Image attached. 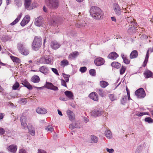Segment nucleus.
Returning <instances> with one entry per match:
<instances>
[{
    "label": "nucleus",
    "instance_id": "nucleus-1",
    "mask_svg": "<svg viewBox=\"0 0 153 153\" xmlns=\"http://www.w3.org/2000/svg\"><path fill=\"white\" fill-rule=\"evenodd\" d=\"M90 12L91 16L95 19H98L103 18V13L98 7H92L91 8Z\"/></svg>",
    "mask_w": 153,
    "mask_h": 153
},
{
    "label": "nucleus",
    "instance_id": "nucleus-2",
    "mask_svg": "<svg viewBox=\"0 0 153 153\" xmlns=\"http://www.w3.org/2000/svg\"><path fill=\"white\" fill-rule=\"evenodd\" d=\"M45 3L51 10L57 9L59 5V0H45Z\"/></svg>",
    "mask_w": 153,
    "mask_h": 153
},
{
    "label": "nucleus",
    "instance_id": "nucleus-3",
    "mask_svg": "<svg viewBox=\"0 0 153 153\" xmlns=\"http://www.w3.org/2000/svg\"><path fill=\"white\" fill-rule=\"evenodd\" d=\"M42 44V39L41 38L35 37L32 45V48L35 51L38 50Z\"/></svg>",
    "mask_w": 153,
    "mask_h": 153
},
{
    "label": "nucleus",
    "instance_id": "nucleus-4",
    "mask_svg": "<svg viewBox=\"0 0 153 153\" xmlns=\"http://www.w3.org/2000/svg\"><path fill=\"white\" fill-rule=\"evenodd\" d=\"M17 48L19 52L23 55L27 56L29 53V50L21 43L18 44Z\"/></svg>",
    "mask_w": 153,
    "mask_h": 153
},
{
    "label": "nucleus",
    "instance_id": "nucleus-5",
    "mask_svg": "<svg viewBox=\"0 0 153 153\" xmlns=\"http://www.w3.org/2000/svg\"><path fill=\"white\" fill-rule=\"evenodd\" d=\"M38 61L40 63L45 64H51L52 62L51 57L49 55L41 57Z\"/></svg>",
    "mask_w": 153,
    "mask_h": 153
},
{
    "label": "nucleus",
    "instance_id": "nucleus-6",
    "mask_svg": "<svg viewBox=\"0 0 153 153\" xmlns=\"http://www.w3.org/2000/svg\"><path fill=\"white\" fill-rule=\"evenodd\" d=\"M113 8L115 14L118 16L120 15L123 12V7L120 8L119 5L117 3H114L113 5Z\"/></svg>",
    "mask_w": 153,
    "mask_h": 153
},
{
    "label": "nucleus",
    "instance_id": "nucleus-7",
    "mask_svg": "<svg viewBox=\"0 0 153 153\" xmlns=\"http://www.w3.org/2000/svg\"><path fill=\"white\" fill-rule=\"evenodd\" d=\"M135 94L138 98H143L146 96V93L144 89L142 88L137 90Z\"/></svg>",
    "mask_w": 153,
    "mask_h": 153
},
{
    "label": "nucleus",
    "instance_id": "nucleus-8",
    "mask_svg": "<svg viewBox=\"0 0 153 153\" xmlns=\"http://www.w3.org/2000/svg\"><path fill=\"white\" fill-rule=\"evenodd\" d=\"M44 19L43 17L40 16L35 19L34 22L35 25L38 27L41 26L43 24Z\"/></svg>",
    "mask_w": 153,
    "mask_h": 153
},
{
    "label": "nucleus",
    "instance_id": "nucleus-9",
    "mask_svg": "<svg viewBox=\"0 0 153 153\" xmlns=\"http://www.w3.org/2000/svg\"><path fill=\"white\" fill-rule=\"evenodd\" d=\"M45 86L46 88L49 89L54 91H58L59 90V89L57 87L54 86L51 82H46Z\"/></svg>",
    "mask_w": 153,
    "mask_h": 153
},
{
    "label": "nucleus",
    "instance_id": "nucleus-10",
    "mask_svg": "<svg viewBox=\"0 0 153 153\" xmlns=\"http://www.w3.org/2000/svg\"><path fill=\"white\" fill-rule=\"evenodd\" d=\"M103 113V111L100 109L93 110L91 112V115L94 117L101 116Z\"/></svg>",
    "mask_w": 153,
    "mask_h": 153
},
{
    "label": "nucleus",
    "instance_id": "nucleus-11",
    "mask_svg": "<svg viewBox=\"0 0 153 153\" xmlns=\"http://www.w3.org/2000/svg\"><path fill=\"white\" fill-rule=\"evenodd\" d=\"M105 60L104 59L101 57H99L96 58L94 60V63L97 66H100L104 64Z\"/></svg>",
    "mask_w": 153,
    "mask_h": 153
},
{
    "label": "nucleus",
    "instance_id": "nucleus-12",
    "mask_svg": "<svg viewBox=\"0 0 153 153\" xmlns=\"http://www.w3.org/2000/svg\"><path fill=\"white\" fill-rule=\"evenodd\" d=\"M39 71L41 73L45 75H46L48 74L49 69L47 66L43 65L39 68Z\"/></svg>",
    "mask_w": 153,
    "mask_h": 153
},
{
    "label": "nucleus",
    "instance_id": "nucleus-13",
    "mask_svg": "<svg viewBox=\"0 0 153 153\" xmlns=\"http://www.w3.org/2000/svg\"><path fill=\"white\" fill-rule=\"evenodd\" d=\"M119 55L115 52H112L108 55L107 57L113 60H115L119 57Z\"/></svg>",
    "mask_w": 153,
    "mask_h": 153
},
{
    "label": "nucleus",
    "instance_id": "nucleus-14",
    "mask_svg": "<svg viewBox=\"0 0 153 153\" xmlns=\"http://www.w3.org/2000/svg\"><path fill=\"white\" fill-rule=\"evenodd\" d=\"M67 114L69 117V120L71 121H73L75 120L74 114L73 112L70 110H68L66 111Z\"/></svg>",
    "mask_w": 153,
    "mask_h": 153
},
{
    "label": "nucleus",
    "instance_id": "nucleus-15",
    "mask_svg": "<svg viewBox=\"0 0 153 153\" xmlns=\"http://www.w3.org/2000/svg\"><path fill=\"white\" fill-rule=\"evenodd\" d=\"M22 84L29 90H31L33 89L32 86L25 79L22 81Z\"/></svg>",
    "mask_w": 153,
    "mask_h": 153
},
{
    "label": "nucleus",
    "instance_id": "nucleus-16",
    "mask_svg": "<svg viewBox=\"0 0 153 153\" xmlns=\"http://www.w3.org/2000/svg\"><path fill=\"white\" fill-rule=\"evenodd\" d=\"M51 46L52 49H57L60 47V45L57 42L54 41L51 42Z\"/></svg>",
    "mask_w": 153,
    "mask_h": 153
},
{
    "label": "nucleus",
    "instance_id": "nucleus-17",
    "mask_svg": "<svg viewBox=\"0 0 153 153\" xmlns=\"http://www.w3.org/2000/svg\"><path fill=\"white\" fill-rule=\"evenodd\" d=\"M89 97L93 100L95 101H98V95L95 92H92L89 95Z\"/></svg>",
    "mask_w": 153,
    "mask_h": 153
},
{
    "label": "nucleus",
    "instance_id": "nucleus-18",
    "mask_svg": "<svg viewBox=\"0 0 153 153\" xmlns=\"http://www.w3.org/2000/svg\"><path fill=\"white\" fill-rule=\"evenodd\" d=\"M96 92L102 97H104L106 96L105 92L101 88L96 89Z\"/></svg>",
    "mask_w": 153,
    "mask_h": 153
},
{
    "label": "nucleus",
    "instance_id": "nucleus-19",
    "mask_svg": "<svg viewBox=\"0 0 153 153\" xmlns=\"http://www.w3.org/2000/svg\"><path fill=\"white\" fill-rule=\"evenodd\" d=\"M143 74L145 78H148L152 76L153 73L151 71L147 70L144 72Z\"/></svg>",
    "mask_w": 153,
    "mask_h": 153
},
{
    "label": "nucleus",
    "instance_id": "nucleus-20",
    "mask_svg": "<svg viewBox=\"0 0 153 153\" xmlns=\"http://www.w3.org/2000/svg\"><path fill=\"white\" fill-rule=\"evenodd\" d=\"M37 113L40 114H45L47 112V110L43 108H38L36 109Z\"/></svg>",
    "mask_w": 153,
    "mask_h": 153
},
{
    "label": "nucleus",
    "instance_id": "nucleus-21",
    "mask_svg": "<svg viewBox=\"0 0 153 153\" xmlns=\"http://www.w3.org/2000/svg\"><path fill=\"white\" fill-rule=\"evenodd\" d=\"M121 56L122 58L123 62L126 65L129 64L130 62V60L128 59L127 56L122 53Z\"/></svg>",
    "mask_w": 153,
    "mask_h": 153
},
{
    "label": "nucleus",
    "instance_id": "nucleus-22",
    "mask_svg": "<svg viewBox=\"0 0 153 153\" xmlns=\"http://www.w3.org/2000/svg\"><path fill=\"white\" fill-rule=\"evenodd\" d=\"M8 150L13 153H15L16 151L17 147L14 145H11L10 146L7 148Z\"/></svg>",
    "mask_w": 153,
    "mask_h": 153
},
{
    "label": "nucleus",
    "instance_id": "nucleus-23",
    "mask_svg": "<svg viewBox=\"0 0 153 153\" xmlns=\"http://www.w3.org/2000/svg\"><path fill=\"white\" fill-rule=\"evenodd\" d=\"M138 55V52L137 50H134L131 53L129 57L131 59L137 58Z\"/></svg>",
    "mask_w": 153,
    "mask_h": 153
},
{
    "label": "nucleus",
    "instance_id": "nucleus-24",
    "mask_svg": "<svg viewBox=\"0 0 153 153\" xmlns=\"http://www.w3.org/2000/svg\"><path fill=\"white\" fill-rule=\"evenodd\" d=\"M31 81L33 83H38L40 81V79L38 76L34 75L31 78Z\"/></svg>",
    "mask_w": 153,
    "mask_h": 153
},
{
    "label": "nucleus",
    "instance_id": "nucleus-25",
    "mask_svg": "<svg viewBox=\"0 0 153 153\" xmlns=\"http://www.w3.org/2000/svg\"><path fill=\"white\" fill-rule=\"evenodd\" d=\"M32 2V0H24V4L25 8L27 10H29V9Z\"/></svg>",
    "mask_w": 153,
    "mask_h": 153
},
{
    "label": "nucleus",
    "instance_id": "nucleus-26",
    "mask_svg": "<svg viewBox=\"0 0 153 153\" xmlns=\"http://www.w3.org/2000/svg\"><path fill=\"white\" fill-rule=\"evenodd\" d=\"M66 97L70 99H73L74 95L73 93L70 91H66L64 93Z\"/></svg>",
    "mask_w": 153,
    "mask_h": 153
},
{
    "label": "nucleus",
    "instance_id": "nucleus-27",
    "mask_svg": "<svg viewBox=\"0 0 153 153\" xmlns=\"http://www.w3.org/2000/svg\"><path fill=\"white\" fill-rule=\"evenodd\" d=\"M111 66L117 69H119L121 67V64L117 62H114L111 63Z\"/></svg>",
    "mask_w": 153,
    "mask_h": 153
},
{
    "label": "nucleus",
    "instance_id": "nucleus-28",
    "mask_svg": "<svg viewBox=\"0 0 153 153\" xmlns=\"http://www.w3.org/2000/svg\"><path fill=\"white\" fill-rule=\"evenodd\" d=\"M22 15V13H21L17 18L10 25H13L16 24L20 20Z\"/></svg>",
    "mask_w": 153,
    "mask_h": 153
},
{
    "label": "nucleus",
    "instance_id": "nucleus-29",
    "mask_svg": "<svg viewBox=\"0 0 153 153\" xmlns=\"http://www.w3.org/2000/svg\"><path fill=\"white\" fill-rule=\"evenodd\" d=\"M100 85L102 88H105L108 85V83L106 81L102 80L100 81Z\"/></svg>",
    "mask_w": 153,
    "mask_h": 153
},
{
    "label": "nucleus",
    "instance_id": "nucleus-30",
    "mask_svg": "<svg viewBox=\"0 0 153 153\" xmlns=\"http://www.w3.org/2000/svg\"><path fill=\"white\" fill-rule=\"evenodd\" d=\"M135 115L138 117H141L145 115H149V113L147 112H140L136 111Z\"/></svg>",
    "mask_w": 153,
    "mask_h": 153
},
{
    "label": "nucleus",
    "instance_id": "nucleus-31",
    "mask_svg": "<svg viewBox=\"0 0 153 153\" xmlns=\"http://www.w3.org/2000/svg\"><path fill=\"white\" fill-rule=\"evenodd\" d=\"M69 127L71 129H73L74 128H79L80 127L77 125L76 123H73L70 124L69 126Z\"/></svg>",
    "mask_w": 153,
    "mask_h": 153
},
{
    "label": "nucleus",
    "instance_id": "nucleus-32",
    "mask_svg": "<svg viewBox=\"0 0 153 153\" xmlns=\"http://www.w3.org/2000/svg\"><path fill=\"white\" fill-rule=\"evenodd\" d=\"M136 30L137 29H136L134 27H131L128 29V32L129 33L132 34L135 33L136 31Z\"/></svg>",
    "mask_w": 153,
    "mask_h": 153
},
{
    "label": "nucleus",
    "instance_id": "nucleus-33",
    "mask_svg": "<svg viewBox=\"0 0 153 153\" xmlns=\"http://www.w3.org/2000/svg\"><path fill=\"white\" fill-rule=\"evenodd\" d=\"M105 135L107 138L111 139L112 137V136L110 130H107L105 132Z\"/></svg>",
    "mask_w": 153,
    "mask_h": 153
},
{
    "label": "nucleus",
    "instance_id": "nucleus-34",
    "mask_svg": "<svg viewBox=\"0 0 153 153\" xmlns=\"http://www.w3.org/2000/svg\"><path fill=\"white\" fill-rule=\"evenodd\" d=\"M78 55L79 52L77 51H75L73 53L70 54L69 56L68 57L71 59H73L75 58Z\"/></svg>",
    "mask_w": 153,
    "mask_h": 153
},
{
    "label": "nucleus",
    "instance_id": "nucleus-35",
    "mask_svg": "<svg viewBox=\"0 0 153 153\" xmlns=\"http://www.w3.org/2000/svg\"><path fill=\"white\" fill-rule=\"evenodd\" d=\"M91 142L97 143L98 141V138L96 136L94 135H91Z\"/></svg>",
    "mask_w": 153,
    "mask_h": 153
},
{
    "label": "nucleus",
    "instance_id": "nucleus-36",
    "mask_svg": "<svg viewBox=\"0 0 153 153\" xmlns=\"http://www.w3.org/2000/svg\"><path fill=\"white\" fill-rule=\"evenodd\" d=\"M1 38L2 41L4 42H6L10 39V37L7 35L2 36Z\"/></svg>",
    "mask_w": 153,
    "mask_h": 153
},
{
    "label": "nucleus",
    "instance_id": "nucleus-37",
    "mask_svg": "<svg viewBox=\"0 0 153 153\" xmlns=\"http://www.w3.org/2000/svg\"><path fill=\"white\" fill-rule=\"evenodd\" d=\"M109 97L111 101H113L117 99V97L114 94H111L109 95Z\"/></svg>",
    "mask_w": 153,
    "mask_h": 153
},
{
    "label": "nucleus",
    "instance_id": "nucleus-38",
    "mask_svg": "<svg viewBox=\"0 0 153 153\" xmlns=\"http://www.w3.org/2000/svg\"><path fill=\"white\" fill-rule=\"evenodd\" d=\"M11 58L13 62H15L16 63H19L21 62V61L20 59L17 57L11 56Z\"/></svg>",
    "mask_w": 153,
    "mask_h": 153
},
{
    "label": "nucleus",
    "instance_id": "nucleus-39",
    "mask_svg": "<svg viewBox=\"0 0 153 153\" xmlns=\"http://www.w3.org/2000/svg\"><path fill=\"white\" fill-rule=\"evenodd\" d=\"M127 100V96L126 95L123 96L121 100V103L123 105H124Z\"/></svg>",
    "mask_w": 153,
    "mask_h": 153
},
{
    "label": "nucleus",
    "instance_id": "nucleus-40",
    "mask_svg": "<svg viewBox=\"0 0 153 153\" xmlns=\"http://www.w3.org/2000/svg\"><path fill=\"white\" fill-rule=\"evenodd\" d=\"M14 3L18 7H21L22 5L21 0H14Z\"/></svg>",
    "mask_w": 153,
    "mask_h": 153
},
{
    "label": "nucleus",
    "instance_id": "nucleus-41",
    "mask_svg": "<svg viewBox=\"0 0 153 153\" xmlns=\"http://www.w3.org/2000/svg\"><path fill=\"white\" fill-rule=\"evenodd\" d=\"M86 25V23L85 22H84V23L82 24L81 22H79V23L77 22L75 24L76 27L79 28L85 26Z\"/></svg>",
    "mask_w": 153,
    "mask_h": 153
},
{
    "label": "nucleus",
    "instance_id": "nucleus-42",
    "mask_svg": "<svg viewBox=\"0 0 153 153\" xmlns=\"http://www.w3.org/2000/svg\"><path fill=\"white\" fill-rule=\"evenodd\" d=\"M126 69V67L123 65L120 70V74L121 75L123 74L125 72Z\"/></svg>",
    "mask_w": 153,
    "mask_h": 153
},
{
    "label": "nucleus",
    "instance_id": "nucleus-43",
    "mask_svg": "<svg viewBox=\"0 0 153 153\" xmlns=\"http://www.w3.org/2000/svg\"><path fill=\"white\" fill-rule=\"evenodd\" d=\"M149 58V56L148 55H146L145 60L143 64V66L144 67H145L146 66L148 62Z\"/></svg>",
    "mask_w": 153,
    "mask_h": 153
},
{
    "label": "nucleus",
    "instance_id": "nucleus-44",
    "mask_svg": "<svg viewBox=\"0 0 153 153\" xmlns=\"http://www.w3.org/2000/svg\"><path fill=\"white\" fill-rule=\"evenodd\" d=\"M66 82H68L69 80V78L70 77V75H67L64 73L62 74Z\"/></svg>",
    "mask_w": 153,
    "mask_h": 153
},
{
    "label": "nucleus",
    "instance_id": "nucleus-45",
    "mask_svg": "<svg viewBox=\"0 0 153 153\" xmlns=\"http://www.w3.org/2000/svg\"><path fill=\"white\" fill-rule=\"evenodd\" d=\"M144 120L146 122H147L149 123H152L153 122V120L150 117L146 118Z\"/></svg>",
    "mask_w": 153,
    "mask_h": 153
},
{
    "label": "nucleus",
    "instance_id": "nucleus-46",
    "mask_svg": "<svg viewBox=\"0 0 153 153\" xmlns=\"http://www.w3.org/2000/svg\"><path fill=\"white\" fill-rule=\"evenodd\" d=\"M46 130H47L48 131H50L52 132L53 130V126H47L45 128Z\"/></svg>",
    "mask_w": 153,
    "mask_h": 153
},
{
    "label": "nucleus",
    "instance_id": "nucleus-47",
    "mask_svg": "<svg viewBox=\"0 0 153 153\" xmlns=\"http://www.w3.org/2000/svg\"><path fill=\"white\" fill-rule=\"evenodd\" d=\"M19 86V83L16 82V83L13 85V86L12 87L13 89L14 90H16L18 89V88Z\"/></svg>",
    "mask_w": 153,
    "mask_h": 153
},
{
    "label": "nucleus",
    "instance_id": "nucleus-48",
    "mask_svg": "<svg viewBox=\"0 0 153 153\" xmlns=\"http://www.w3.org/2000/svg\"><path fill=\"white\" fill-rule=\"evenodd\" d=\"M129 26H131V27H135V26H136L137 25V24L135 21L134 20L133 21L129 23Z\"/></svg>",
    "mask_w": 153,
    "mask_h": 153
},
{
    "label": "nucleus",
    "instance_id": "nucleus-49",
    "mask_svg": "<svg viewBox=\"0 0 153 153\" xmlns=\"http://www.w3.org/2000/svg\"><path fill=\"white\" fill-rule=\"evenodd\" d=\"M90 74L92 76H95L96 75L95 70L94 69H91L89 71Z\"/></svg>",
    "mask_w": 153,
    "mask_h": 153
},
{
    "label": "nucleus",
    "instance_id": "nucleus-50",
    "mask_svg": "<svg viewBox=\"0 0 153 153\" xmlns=\"http://www.w3.org/2000/svg\"><path fill=\"white\" fill-rule=\"evenodd\" d=\"M27 23H28L30 20V17L29 15H26L23 19Z\"/></svg>",
    "mask_w": 153,
    "mask_h": 153
},
{
    "label": "nucleus",
    "instance_id": "nucleus-51",
    "mask_svg": "<svg viewBox=\"0 0 153 153\" xmlns=\"http://www.w3.org/2000/svg\"><path fill=\"white\" fill-rule=\"evenodd\" d=\"M19 103L22 104H25L27 102V100L25 98H21L19 101Z\"/></svg>",
    "mask_w": 153,
    "mask_h": 153
},
{
    "label": "nucleus",
    "instance_id": "nucleus-52",
    "mask_svg": "<svg viewBox=\"0 0 153 153\" xmlns=\"http://www.w3.org/2000/svg\"><path fill=\"white\" fill-rule=\"evenodd\" d=\"M61 65H63L64 66L68 65L69 64L68 61L66 59H64L62 60L61 62Z\"/></svg>",
    "mask_w": 153,
    "mask_h": 153
},
{
    "label": "nucleus",
    "instance_id": "nucleus-53",
    "mask_svg": "<svg viewBox=\"0 0 153 153\" xmlns=\"http://www.w3.org/2000/svg\"><path fill=\"white\" fill-rule=\"evenodd\" d=\"M26 119L27 118L26 117L23 115L22 116L20 117L21 123H22V122L23 123L26 122Z\"/></svg>",
    "mask_w": 153,
    "mask_h": 153
},
{
    "label": "nucleus",
    "instance_id": "nucleus-54",
    "mask_svg": "<svg viewBox=\"0 0 153 153\" xmlns=\"http://www.w3.org/2000/svg\"><path fill=\"white\" fill-rule=\"evenodd\" d=\"M87 70V68L85 66L81 67L79 69V71L82 73H84Z\"/></svg>",
    "mask_w": 153,
    "mask_h": 153
},
{
    "label": "nucleus",
    "instance_id": "nucleus-55",
    "mask_svg": "<svg viewBox=\"0 0 153 153\" xmlns=\"http://www.w3.org/2000/svg\"><path fill=\"white\" fill-rule=\"evenodd\" d=\"M126 19H127L128 24L129 23L133 21V20H134V19L131 17H128L127 16Z\"/></svg>",
    "mask_w": 153,
    "mask_h": 153
},
{
    "label": "nucleus",
    "instance_id": "nucleus-56",
    "mask_svg": "<svg viewBox=\"0 0 153 153\" xmlns=\"http://www.w3.org/2000/svg\"><path fill=\"white\" fill-rule=\"evenodd\" d=\"M150 52L151 53L153 52V46L152 48H149L148 49V50L147 51L146 55H148V56H149V52Z\"/></svg>",
    "mask_w": 153,
    "mask_h": 153
},
{
    "label": "nucleus",
    "instance_id": "nucleus-57",
    "mask_svg": "<svg viewBox=\"0 0 153 153\" xmlns=\"http://www.w3.org/2000/svg\"><path fill=\"white\" fill-rule=\"evenodd\" d=\"M66 81H65L64 79H61V85L63 86L67 87V85Z\"/></svg>",
    "mask_w": 153,
    "mask_h": 153
},
{
    "label": "nucleus",
    "instance_id": "nucleus-58",
    "mask_svg": "<svg viewBox=\"0 0 153 153\" xmlns=\"http://www.w3.org/2000/svg\"><path fill=\"white\" fill-rule=\"evenodd\" d=\"M51 70L53 72L57 75L59 76V75L58 70L56 69L52 68Z\"/></svg>",
    "mask_w": 153,
    "mask_h": 153
},
{
    "label": "nucleus",
    "instance_id": "nucleus-59",
    "mask_svg": "<svg viewBox=\"0 0 153 153\" xmlns=\"http://www.w3.org/2000/svg\"><path fill=\"white\" fill-rule=\"evenodd\" d=\"M22 125V127L23 128H27V126L26 122L23 123L22 122V123H21Z\"/></svg>",
    "mask_w": 153,
    "mask_h": 153
},
{
    "label": "nucleus",
    "instance_id": "nucleus-60",
    "mask_svg": "<svg viewBox=\"0 0 153 153\" xmlns=\"http://www.w3.org/2000/svg\"><path fill=\"white\" fill-rule=\"evenodd\" d=\"M27 24V23L25 21V20H24L23 19H22L20 23V25L21 26L23 27L25 26Z\"/></svg>",
    "mask_w": 153,
    "mask_h": 153
},
{
    "label": "nucleus",
    "instance_id": "nucleus-61",
    "mask_svg": "<svg viewBox=\"0 0 153 153\" xmlns=\"http://www.w3.org/2000/svg\"><path fill=\"white\" fill-rule=\"evenodd\" d=\"M140 37L142 39L145 40L148 38V36L144 34L142 35Z\"/></svg>",
    "mask_w": 153,
    "mask_h": 153
},
{
    "label": "nucleus",
    "instance_id": "nucleus-62",
    "mask_svg": "<svg viewBox=\"0 0 153 153\" xmlns=\"http://www.w3.org/2000/svg\"><path fill=\"white\" fill-rule=\"evenodd\" d=\"M29 133L33 136H34L35 135V131L34 129H33L29 131Z\"/></svg>",
    "mask_w": 153,
    "mask_h": 153
},
{
    "label": "nucleus",
    "instance_id": "nucleus-63",
    "mask_svg": "<svg viewBox=\"0 0 153 153\" xmlns=\"http://www.w3.org/2000/svg\"><path fill=\"white\" fill-rule=\"evenodd\" d=\"M5 132L4 130L2 128L0 127V135H3Z\"/></svg>",
    "mask_w": 153,
    "mask_h": 153
},
{
    "label": "nucleus",
    "instance_id": "nucleus-64",
    "mask_svg": "<svg viewBox=\"0 0 153 153\" xmlns=\"http://www.w3.org/2000/svg\"><path fill=\"white\" fill-rule=\"evenodd\" d=\"M106 151L109 153H113L114 152V150L113 149H109L108 148H107Z\"/></svg>",
    "mask_w": 153,
    "mask_h": 153
}]
</instances>
